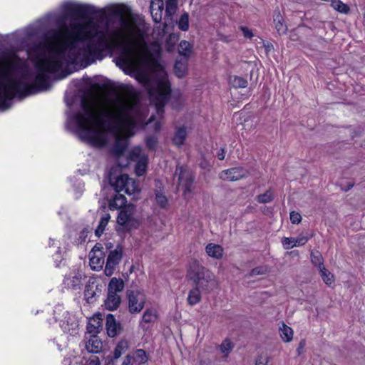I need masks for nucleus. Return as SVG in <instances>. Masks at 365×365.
I'll list each match as a JSON object with an SVG mask.
<instances>
[{"label": "nucleus", "instance_id": "obj_1", "mask_svg": "<svg viewBox=\"0 0 365 365\" xmlns=\"http://www.w3.org/2000/svg\"><path fill=\"white\" fill-rule=\"evenodd\" d=\"M63 13L61 14H49L44 19L37 21L34 24L24 29V36L21 44L28 53L35 60L34 67L37 71L36 81L41 84L40 89L48 91L51 88L50 74L60 71L64 65L75 64L82 67L78 61L71 59L70 56L75 49L79 48L88 41L86 40L76 41L78 35L83 36L82 25L93 21L107 34V26L103 28L97 21L91 19L85 22L71 24L73 34L66 38L61 29H48V23L54 22L57 26L63 27L66 31V22L71 18H86L88 16L103 14V9L95 6L75 2H65L62 5Z\"/></svg>", "mask_w": 365, "mask_h": 365}, {"label": "nucleus", "instance_id": "obj_2", "mask_svg": "<svg viewBox=\"0 0 365 365\" xmlns=\"http://www.w3.org/2000/svg\"><path fill=\"white\" fill-rule=\"evenodd\" d=\"M83 36L78 35L73 43L78 40H86L81 48H72L71 59L78 61L83 68L102 61L106 56V51L114 48L119 50V56L115 58V64L125 73H134L136 80L148 90L150 101L154 103L157 114L161 117L164 113V107L171 94L170 84L168 81H157L153 85L149 76L141 69V66L147 62L148 46L145 34L138 31L136 35L120 40H109L105 31L101 30L93 21L82 25Z\"/></svg>", "mask_w": 365, "mask_h": 365}, {"label": "nucleus", "instance_id": "obj_3", "mask_svg": "<svg viewBox=\"0 0 365 365\" xmlns=\"http://www.w3.org/2000/svg\"><path fill=\"white\" fill-rule=\"evenodd\" d=\"M113 111L93 107L83 98L81 109L68 110L66 127L90 145L102 148L108 143V133L116 128L132 130L143 123V117L135 103L117 97L113 101Z\"/></svg>", "mask_w": 365, "mask_h": 365}, {"label": "nucleus", "instance_id": "obj_4", "mask_svg": "<svg viewBox=\"0 0 365 365\" xmlns=\"http://www.w3.org/2000/svg\"><path fill=\"white\" fill-rule=\"evenodd\" d=\"M31 71L26 61L16 52L4 51L0 55V110L11 106L12 100L16 97L22 99L26 96L46 91L40 89L41 84L36 81L29 83Z\"/></svg>", "mask_w": 365, "mask_h": 365}, {"label": "nucleus", "instance_id": "obj_5", "mask_svg": "<svg viewBox=\"0 0 365 365\" xmlns=\"http://www.w3.org/2000/svg\"><path fill=\"white\" fill-rule=\"evenodd\" d=\"M187 276L196 287L205 291L209 292L215 286L214 274L196 260L190 263Z\"/></svg>", "mask_w": 365, "mask_h": 365}, {"label": "nucleus", "instance_id": "obj_6", "mask_svg": "<svg viewBox=\"0 0 365 365\" xmlns=\"http://www.w3.org/2000/svg\"><path fill=\"white\" fill-rule=\"evenodd\" d=\"M109 182L116 192H124L131 195L139 191L138 187L134 179L130 178L126 174L113 177L112 174L109 176Z\"/></svg>", "mask_w": 365, "mask_h": 365}, {"label": "nucleus", "instance_id": "obj_7", "mask_svg": "<svg viewBox=\"0 0 365 365\" xmlns=\"http://www.w3.org/2000/svg\"><path fill=\"white\" fill-rule=\"evenodd\" d=\"M133 207H128L122 209L117 217V222L126 231L137 229L140 222L133 217Z\"/></svg>", "mask_w": 365, "mask_h": 365}, {"label": "nucleus", "instance_id": "obj_8", "mask_svg": "<svg viewBox=\"0 0 365 365\" xmlns=\"http://www.w3.org/2000/svg\"><path fill=\"white\" fill-rule=\"evenodd\" d=\"M128 310L131 314L140 313L144 307L145 298L138 292L128 291Z\"/></svg>", "mask_w": 365, "mask_h": 365}, {"label": "nucleus", "instance_id": "obj_9", "mask_svg": "<svg viewBox=\"0 0 365 365\" xmlns=\"http://www.w3.org/2000/svg\"><path fill=\"white\" fill-rule=\"evenodd\" d=\"M60 327L64 333L76 336L78 333L79 324L75 315L66 312L63 319L61 320Z\"/></svg>", "mask_w": 365, "mask_h": 365}, {"label": "nucleus", "instance_id": "obj_10", "mask_svg": "<svg viewBox=\"0 0 365 365\" xmlns=\"http://www.w3.org/2000/svg\"><path fill=\"white\" fill-rule=\"evenodd\" d=\"M175 175H178L179 185L182 186L184 195L190 194L194 181L193 175L181 166L176 168Z\"/></svg>", "mask_w": 365, "mask_h": 365}, {"label": "nucleus", "instance_id": "obj_11", "mask_svg": "<svg viewBox=\"0 0 365 365\" xmlns=\"http://www.w3.org/2000/svg\"><path fill=\"white\" fill-rule=\"evenodd\" d=\"M122 258V249L119 247L110 252L108 255L105 267V274L111 276L115 269V267L120 262Z\"/></svg>", "mask_w": 365, "mask_h": 365}, {"label": "nucleus", "instance_id": "obj_12", "mask_svg": "<svg viewBox=\"0 0 365 365\" xmlns=\"http://www.w3.org/2000/svg\"><path fill=\"white\" fill-rule=\"evenodd\" d=\"M248 176V172L242 167H235L225 170L220 174V178L223 180L237 181Z\"/></svg>", "mask_w": 365, "mask_h": 365}, {"label": "nucleus", "instance_id": "obj_13", "mask_svg": "<svg viewBox=\"0 0 365 365\" xmlns=\"http://www.w3.org/2000/svg\"><path fill=\"white\" fill-rule=\"evenodd\" d=\"M312 235H305L303 232L297 237H283L282 244L285 250H289L294 247H300L304 245Z\"/></svg>", "mask_w": 365, "mask_h": 365}, {"label": "nucleus", "instance_id": "obj_14", "mask_svg": "<svg viewBox=\"0 0 365 365\" xmlns=\"http://www.w3.org/2000/svg\"><path fill=\"white\" fill-rule=\"evenodd\" d=\"M101 292V289L98 288V284L96 282L90 279L84 290V297L86 302L89 304L93 303L96 301V297L98 295V293Z\"/></svg>", "mask_w": 365, "mask_h": 365}, {"label": "nucleus", "instance_id": "obj_15", "mask_svg": "<svg viewBox=\"0 0 365 365\" xmlns=\"http://www.w3.org/2000/svg\"><path fill=\"white\" fill-rule=\"evenodd\" d=\"M150 14L153 20L155 23H160L162 20L164 11V2L163 0H151L150 1Z\"/></svg>", "mask_w": 365, "mask_h": 365}, {"label": "nucleus", "instance_id": "obj_16", "mask_svg": "<svg viewBox=\"0 0 365 365\" xmlns=\"http://www.w3.org/2000/svg\"><path fill=\"white\" fill-rule=\"evenodd\" d=\"M103 348V343L99 337L95 334L91 335L86 342V349L90 353H99Z\"/></svg>", "mask_w": 365, "mask_h": 365}, {"label": "nucleus", "instance_id": "obj_17", "mask_svg": "<svg viewBox=\"0 0 365 365\" xmlns=\"http://www.w3.org/2000/svg\"><path fill=\"white\" fill-rule=\"evenodd\" d=\"M107 334L110 337H114L118 334L120 324L117 323L113 314H109L106 317Z\"/></svg>", "mask_w": 365, "mask_h": 365}, {"label": "nucleus", "instance_id": "obj_18", "mask_svg": "<svg viewBox=\"0 0 365 365\" xmlns=\"http://www.w3.org/2000/svg\"><path fill=\"white\" fill-rule=\"evenodd\" d=\"M120 302V297L118 294H113L108 292L104 305L106 309L113 311L119 307Z\"/></svg>", "mask_w": 365, "mask_h": 365}, {"label": "nucleus", "instance_id": "obj_19", "mask_svg": "<svg viewBox=\"0 0 365 365\" xmlns=\"http://www.w3.org/2000/svg\"><path fill=\"white\" fill-rule=\"evenodd\" d=\"M158 319L157 311L153 308L147 309L143 316L140 322V326L143 329H146L144 324L154 323Z\"/></svg>", "mask_w": 365, "mask_h": 365}, {"label": "nucleus", "instance_id": "obj_20", "mask_svg": "<svg viewBox=\"0 0 365 365\" xmlns=\"http://www.w3.org/2000/svg\"><path fill=\"white\" fill-rule=\"evenodd\" d=\"M205 252L209 257L217 259H221L223 256V248L215 243H209L205 247Z\"/></svg>", "mask_w": 365, "mask_h": 365}, {"label": "nucleus", "instance_id": "obj_21", "mask_svg": "<svg viewBox=\"0 0 365 365\" xmlns=\"http://www.w3.org/2000/svg\"><path fill=\"white\" fill-rule=\"evenodd\" d=\"M127 202L125 197L119 192L113 196V197L109 201L108 207L111 210H118L122 208Z\"/></svg>", "mask_w": 365, "mask_h": 365}, {"label": "nucleus", "instance_id": "obj_22", "mask_svg": "<svg viewBox=\"0 0 365 365\" xmlns=\"http://www.w3.org/2000/svg\"><path fill=\"white\" fill-rule=\"evenodd\" d=\"M124 289V282L121 279H117L113 277L108 287V292L113 294H118V292H122Z\"/></svg>", "mask_w": 365, "mask_h": 365}, {"label": "nucleus", "instance_id": "obj_23", "mask_svg": "<svg viewBox=\"0 0 365 365\" xmlns=\"http://www.w3.org/2000/svg\"><path fill=\"white\" fill-rule=\"evenodd\" d=\"M187 138V131L185 127L182 126L177 129L174 137L173 138V143L177 147L182 146L185 140Z\"/></svg>", "mask_w": 365, "mask_h": 365}, {"label": "nucleus", "instance_id": "obj_24", "mask_svg": "<svg viewBox=\"0 0 365 365\" xmlns=\"http://www.w3.org/2000/svg\"><path fill=\"white\" fill-rule=\"evenodd\" d=\"M187 59L185 58L184 60H176L175 63L174 65V71L175 75L178 78H182L185 76L187 72Z\"/></svg>", "mask_w": 365, "mask_h": 365}, {"label": "nucleus", "instance_id": "obj_25", "mask_svg": "<svg viewBox=\"0 0 365 365\" xmlns=\"http://www.w3.org/2000/svg\"><path fill=\"white\" fill-rule=\"evenodd\" d=\"M148 158V155L143 156L140 160H135V174L138 176H143L147 170Z\"/></svg>", "mask_w": 365, "mask_h": 365}, {"label": "nucleus", "instance_id": "obj_26", "mask_svg": "<svg viewBox=\"0 0 365 365\" xmlns=\"http://www.w3.org/2000/svg\"><path fill=\"white\" fill-rule=\"evenodd\" d=\"M100 255H96V252L90 256V266L93 270H99L103 267L104 259L102 257V253L99 250Z\"/></svg>", "mask_w": 365, "mask_h": 365}, {"label": "nucleus", "instance_id": "obj_27", "mask_svg": "<svg viewBox=\"0 0 365 365\" xmlns=\"http://www.w3.org/2000/svg\"><path fill=\"white\" fill-rule=\"evenodd\" d=\"M82 275L81 273H76L73 276L66 278V282L69 288L78 289L81 287Z\"/></svg>", "mask_w": 365, "mask_h": 365}, {"label": "nucleus", "instance_id": "obj_28", "mask_svg": "<svg viewBox=\"0 0 365 365\" xmlns=\"http://www.w3.org/2000/svg\"><path fill=\"white\" fill-rule=\"evenodd\" d=\"M274 22L275 29L279 35L286 34L287 28V26L283 24V18L279 11L274 16Z\"/></svg>", "mask_w": 365, "mask_h": 365}, {"label": "nucleus", "instance_id": "obj_29", "mask_svg": "<svg viewBox=\"0 0 365 365\" xmlns=\"http://www.w3.org/2000/svg\"><path fill=\"white\" fill-rule=\"evenodd\" d=\"M200 287H195L189 292L187 297V302L190 305L193 306L200 302L201 299Z\"/></svg>", "mask_w": 365, "mask_h": 365}, {"label": "nucleus", "instance_id": "obj_30", "mask_svg": "<svg viewBox=\"0 0 365 365\" xmlns=\"http://www.w3.org/2000/svg\"><path fill=\"white\" fill-rule=\"evenodd\" d=\"M318 270L324 282L330 287L334 282V275L324 266H321Z\"/></svg>", "mask_w": 365, "mask_h": 365}, {"label": "nucleus", "instance_id": "obj_31", "mask_svg": "<svg viewBox=\"0 0 365 365\" xmlns=\"http://www.w3.org/2000/svg\"><path fill=\"white\" fill-rule=\"evenodd\" d=\"M279 332L284 341L289 342L292 341L293 338V331L292 328L287 326L284 323H282V327H279Z\"/></svg>", "mask_w": 365, "mask_h": 365}, {"label": "nucleus", "instance_id": "obj_32", "mask_svg": "<svg viewBox=\"0 0 365 365\" xmlns=\"http://www.w3.org/2000/svg\"><path fill=\"white\" fill-rule=\"evenodd\" d=\"M128 349V342L126 340L120 341L113 351L114 359H118Z\"/></svg>", "mask_w": 365, "mask_h": 365}, {"label": "nucleus", "instance_id": "obj_33", "mask_svg": "<svg viewBox=\"0 0 365 365\" xmlns=\"http://www.w3.org/2000/svg\"><path fill=\"white\" fill-rule=\"evenodd\" d=\"M230 83L236 88H246L247 86V81L243 77L238 76H232L230 77Z\"/></svg>", "mask_w": 365, "mask_h": 365}, {"label": "nucleus", "instance_id": "obj_34", "mask_svg": "<svg viewBox=\"0 0 365 365\" xmlns=\"http://www.w3.org/2000/svg\"><path fill=\"white\" fill-rule=\"evenodd\" d=\"M110 217L109 214L103 215L99 222V225L95 230V234L97 237H101L106 227L107 226Z\"/></svg>", "mask_w": 365, "mask_h": 365}, {"label": "nucleus", "instance_id": "obj_35", "mask_svg": "<svg viewBox=\"0 0 365 365\" xmlns=\"http://www.w3.org/2000/svg\"><path fill=\"white\" fill-rule=\"evenodd\" d=\"M178 29L182 31H187L189 29V14L184 12L177 21Z\"/></svg>", "mask_w": 365, "mask_h": 365}, {"label": "nucleus", "instance_id": "obj_36", "mask_svg": "<svg viewBox=\"0 0 365 365\" xmlns=\"http://www.w3.org/2000/svg\"><path fill=\"white\" fill-rule=\"evenodd\" d=\"M192 46L187 41H182L179 45V54L183 56L185 58L187 59L190 53H191Z\"/></svg>", "mask_w": 365, "mask_h": 365}, {"label": "nucleus", "instance_id": "obj_37", "mask_svg": "<svg viewBox=\"0 0 365 365\" xmlns=\"http://www.w3.org/2000/svg\"><path fill=\"white\" fill-rule=\"evenodd\" d=\"M256 199L259 203H269L274 199L273 192L268 190L264 193L257 195Z\"/></svg>", "mask_w": 365, "mask_h": 365}, {"label": "nucleus", "instance_id": "obj_38", "mask_svg": "<svg viewBox=\"0 0 365 365\" xmlns=\"http://www.w3.org/2000/svg\"><path fill=\"white\" fill-rule=\"evenodd\" d=\"M147 155L143 153L142 148L140 146L134 147L128 154L129 159L132 161L140 160L143 156Z\"/></svg>", "mask_w": 365, "mask_h": 365}, {"label": "nucleus", "instance_id": "obj_39", "mask_svg": "<svg viewBox=\"0 0 365 365\" xmlns=\"http://www.w3.org/2000/svg\"><path fill=\"white\" fill-rule=\"evenodd\" d=\"M145 143L148 150L155 151L158 145V139L155 135H148L145 140Z\"/></svg>", "mask_w": 365, "mask_h": 365}, {"label": "nucleus", "instance_id": "obj_40", "mask_svg": "<svg viewBox=\"0 0 365 365\" xmlns=\"http://www.w3.org/2000/svg\"><path fill=\"white\" fill-rule=\"evenodd\" d=\"M125 143L120 138H117L112 148V151L117 155H121L125 150Z\"/></svg>", "mask_w": 365, "mask_h": 365}, {"label": "nucleus", "instance_id": "obj_41", "mask_svg": "<svg viewBox=\"0 0 365 365\" xmlns=\"http://www.w3.org/2000/svg\"><path fill=\"white\" fill-rule=\"evenodd\" d=\"M331 6L336 11L343 13V14H347L349 11V6L344 4L340 0H334L331 2Z\"/></svg>", "mask_w": 365, "mask_h": 365}, {"label": "nucleus", "instance_id": "obj_42", "mask_svg": "<svg viewBox=\"0 0 365 365\" xmlns=\"http://www.w3.org/2000/svg\"><path fill=\"white\" fill-rule=\"evenodd\" d=\"M177 8L176 0H167L165 6V16L170 17L175 12Z\"/></svg>", "mask_w": 365, "mask_h": 365}, {"label": "nucleus", "instance_id": "obj_43", "mask_svg": "<svg viewBox=\"0 0 365 365\" xmlns=\"http://www.w3.org/2000/svg\"><path fill=\"white\" fill-rule=\"evenodd\" d=\"M110 13L113 15L119 18L120 24L122 26H126L128 24V22L127 19L124 17L122 11L120 9H119L118 8L112 7L110 9Z\"/></svg>", "mask_w": 365, "mask_h": 365}, {"label": "nucleus", "instance_id": "obj_44", "mask_svg": "<svg viewBox=\"0 0 365 365\" xmlns=\"http://www.w3.org/2000/svg\"><path fill=\"white\" fill-rule=\"evenodd\" d=\"M135 359L140 364H145L148 360V356L145 350L139 349L135 351Z\"/></svg>", "mask_w": 365, "mask_h": 365}, {"label": "nucleus", "instance_id": "obj_45", "mask_svg": "<svg viewBox=\"0 0 365 365\" xmlns=\"http://www.w3.org/2000/svg\"><path fill=\"white\" fill-rule=\"evenodd\" d=\"M232 345L230 340L225 339L222 341L221 345L220 346V351L225 355V356H227L230 352L232 350Z\"/></svg>", "mask_w": 365, "mask_h": 365}, {"label": "nucleus", "instance_id": "obj_46", "mask_svg": "<svg viewBox=\"0 0 365 365\" xmlns=\"http://www.w3.org/2000/svg\"><path fill=\"white\" fill-rule=\"evenodd\" d=\"M155 200L157 204L162 208L166 207L168 203V199L166 196L160 191L155 192Z\"/></svg>", "mask_w": 365, "mask_h": 365}, {"label": "nucleus", "instance_id": "obj_47", "mask_svg": "<svg viewBox=\"0 0 365 365\" xmlns=\"http://www.w3.org/2000/svg\"><path fill=\"white\" fill-rule=\"evenodd\" d=\"M311 261L315 266L318 267V269H320L321 266H324L322 257L319 253H317V255H315L312 252Z\"/></svg>", "mask_w": 365, "mask_h": 365}, {"label": "nucleus", "instance_id": "obj_48", "mask_svg": "<svg viewBox=\"0 0 365 365\" xmlns=\"http://www.w3.org/2000/svg\"><path fill=\"white\" fill-rule=\"evenodd\" d=\"M267 269L265 267H257L252 269L250 271L249 276L254 277V276H257V275H263L267 273Z\"/></svg>", "mask_w": 365, "mask_h": 365}, {"label": "nucleus", "instance_id": "obj_49", "mask_svg": "<svg viewBox=\"0 0 365 365\" xmlns=\"http://www.w3.org/2000/svg\"><path fill=\"white\" fill-rule=\"evenodd\" d=\"M290 221L292 224H299L302 220V216L299 212L292 211L289 214Z\"/></svg>", "mask_w": 365, "mask_h": 365}, {"label": "nucleus", "instance_id": "obj_50", "mask_svg": "<svg viewBox=\"0 0 365 365\" xmlns=\"http://www.w3.org/2000/svg\"><path fill=\"white\" fill-rule=\"evenodd\" d=\"M171 104L173 108L176 110H180L182 106L180 97L178 96V98H175V96H173L171 98Z\"/></svg>", "mask_w": 365, "mask_h": 365}, {"label": "nucleus", "instance_id": "obj_51", "mask_svg": "<svg viewBox=\"0 0 365 365\" xmlns=\"http://www.w3.org/2000/svg\"><path fill=\"white\" fill-rule=\"evenodd\" d=\"M268 363V357L266 355H259L255 365H267Z\"/></svg>", "mask_w": 365, "mask_h": 365}, {"label": "nucleus", "instance_id": "obj_52", "mask_svg": "<svg viewBox=\"0 0 365 365\" xmlns=\"http://www.w3.org/2000/svg\"><path fill=\"white\" fill-rule=\"evenodd\" d=\"M243 36L247 38H251L253 36L252 31L246 26H240Z\"/></svg>", "mask_w": 365, "mask_h": 365}, {"label": "nucleus", "instance_id": "obj_53", "mask_svg": "<svg viewBox=\"0 0 365 365\" xmlns=\"http://www.w3.org/2000/svg\"><path fill=\"white\" fill-rule=\"evenodd\" d=\"M53 259L55 260L56 267H60V263L61 262V250L60 247H58V250L56 254L53 255Z\"/></svg>", "mask_w": 365, "mask_h": 365}, {"label": "nucleus", "instance_id": "obj_54", "mask_svg": "<svg viewBox=\"0 0 365 365\" xmlns=\"http://www.w3.org/2000/svg\"><path fill=\"white\" fill-rule=\"evenodd\" d=\"M86 365H101V363L97 356H92L86 361Z\"/></svg>", "mask_w": 365, "mask_h": 365}, {"label": "nucleus", "instance_id": "obj_55", "mask_svg": "<svg viewBox=\"0 0 365 365\" xmlns=\"http://www.w3.org/2000/svg\"><path fill=\"white\" fill-rule=\"evenodd\" d=\"M133 356L128 354L123 360L122 365H132L133 362Z\"/></svg>", "mask_w": 365, "mask_h": 365}, {"label": "nucleus", "instance_id": "obj_56", "mask_svg": "<svg viewBox=\"0 0 365 365\" xmlns=\"http://www.w3.org/2000/svg\"><path fill=\"white\" fill-rule=\"evenodd\" d=\"M262 44L265 48L267 53H269L271 50L273 49V45L269 42H265L264 41H262Z\"/></svg>", "mask_w": 365, "mask_h": 365}, {"label": "nucleus", "instance_id": "obj_57", "mask_svg": "<svg viewBox=\"0 0 365 365\" xmlns=\"http://www.w3.org/2000/svg\"><path fill=\"white\" fill-rule=\"evenodd\" d=\"M217 157H218V159L220 160H224L225 157V148H221L220 150V151L218 152L217 153Z\"/></svg>", "mask_w": 365, "mask_h": 365}, {"label": "nucleus", "instance_id": "obj_58", "mask_svg": "<svg viewBox=\"0 0 365 365\" xmlns=\"http://www.w3.org/2000/svg\"><path fill=\"white\" fill-rule=\"evenodd\" d=\"M304 345H305V341H301L299 344V346L297 348V351H298L299 354H301V350H302L304 349Z\"/></svg>", "mask_w": 365, "mask_h": 365}, {"label": "nucleus", "instance_id": "obj_59", "mask_svg": "<svg viewBox=\"0 0 365 365\" xmlns=\"http://www.w3.org/2000/svg\"><path fill=\"white\" fill-rule=\"evenodd\" d=\"M96 327L91 326L90 323L87 327V329L89 333L97 332V331H96Z\"/></svg>", "mask_w": 365, "mask_h": 365}, {"label": "nucleus", "instance_id": "obj_60", "mask_svg": "<svg viewBox=\"0 0 365 365\" xmlns=\"http://www.w3.org/2000/svg\"><path fill=\"white\" fill-rule=\"evenodd\" d=\"M88 232V231L87 230V229H84L82 230V232H81V236L80 237L81 238H83V240H85V238L87 236V233Z\"/></svg>", "mask_w": 365, "mask_h": 365}, {"label": "nucleus", "instance_id": "obj_61", "mask_svg": "<svg viewBox=\"0 0 365 365\" xmlns=\"http://www.w3.org/2000/svg\"><path fill=\"white\" fill-rule=\"evenodd\" d=\"M354 187V183H349L348 185H347V187L346 189H344V191H349V190H351L352 187Z\"/></svg>", "mask_w": 365, "mask_h": 365}, {"label": "nucleus", "instance_id": "obj_62", "mask_svg": "<svg viewBox=\"0 0 365 365\" xmlns=\"http://www.w3.org/2000/svg\"><path fill=\"white\" fill-rule=\"evenodd\" d=\"M160 128V123H155V130L156 131H158Z\"/></svg>", "mask_w": 365, "mask_h": 365}, {"label": "nucleus", "instance_id": "obj_63", "mask_svg": "<svg viewBox=\"0 0 365 365\" xmlns=\"http://www.w3.org/2000/svg\"><path fill=\"white\" fill-rule=\"evenodd\" d=\"M153 120H154V116H153V115H152V116H150V119H149V121H148L147 123H150V122H151V121H153Z\"/></svg>", "mask_w": 365, "mask_h": 365}, {"label": "nucleus", "instance_id": "obj_64", "mask_svg": "<svg viewBox=\"0 0 365 365\" xmlns=\"http://www.w3.org/2000/svg\"><path fill=\"white\" fill-rule=\"evenodd\" d=\"M66 104H67V106L71 107V104L68 102H67Z\"/></svg>", "mask_w": 365, "mask_h": 365}]
</instances>
